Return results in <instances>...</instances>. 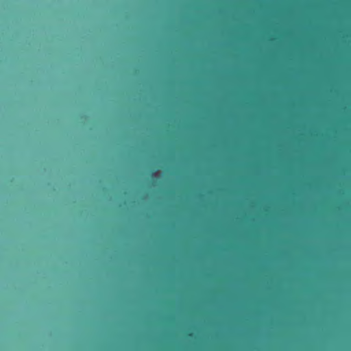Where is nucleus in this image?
Segmentation results:
<instances>
[{
    "mask_svg": "<svg viewBox=\"0 0 351 351\" xmlns=\"http://www.w3.org/2000/svg\"><path fill=\"white\" fill-rule=\"evenodd\" d=\"M193 334L192 332H190V333L188 334V337H193Z\"/></svg>",
    "mask_w": 351,
    "mask_h": 351,
    "instance_id": "nucleus-3",
    "label": "nucleus"
},
{
    "mask_svg": "<svg viewBox=\"0 0 351 351\" xmlns=\"http://www.w3.org/2000/svg\"><path fill=\"white\" fill-rule=\"evenodd\" d=\"M208 110H351L349 107L341 108H284V107H269L264 108H208Z\"/></svg>",
    "mask_w": 351,
    "mask_h": 351,
    "instance_id": "nucleus-2",
    "label": "nucleus"
},
{
    "mask_svg": "<svg viewBox=\"0 0 351 351\" xmlns=\"http://www.w3.org/2000/svg\"><path fill=\"white\" fill-rule=\"evenodd\" d=\"M154 114H351V111H129Z\"/></svg>",
    "mask_w": 351,
    "mask_h": 351,
    "instance_id": "nucleus-1",
    "label": "nucleus"
}]
</instances>
